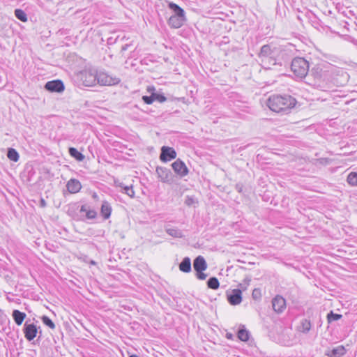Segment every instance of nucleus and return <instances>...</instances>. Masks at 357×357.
Listing matches in <instances>:
<instances>
[{
	"label": "nucleus",
	"mask_w": 357,
	"mask_h": 357,
	"mask_svg": "<svg viewBox=\"0 0 357 357\" xmlns=\"http://www.w3.org/2000/svg\"><path fill=\"white\" fill-rule=\"evenodd\" d=\"M296 100L289 95H272L267 100V106L276 113L287 114L295 107Z\"/></svg>",
	"instance_id": "obj_1"
},
{
	"label": "nucleus",
	"mask_w": 357,
	"mask_h": 357,
	"mask_svg": "<svg viewBox=\"0 0 357 357\" xmlns=\"http://www.w3.org/2000/svg\"><path fill=\"white\" fill-rule=\"evenodd\" d=\"M278 50L271 45H264L258 54V58L261 66L266 69L271 68V66L278 64L281 65L278 55Z\"/></svg>",
	"instance_id": "obj_2"
},
{
	"label": "nucleus",
	"mask_w": 357,
	"mask_h": 357,
	"mask_svg": "<svg viewBox=\"0 0 357 357\" xmlns=\"http://www.w3.org/2000/svg\"><path fill=\"white\" fill-rule=\"evenodd\" d=\"M309 63L303 57L294 58L291 64V70L295 76L303 78L309 72Z\"/></svg>",
	"instance_id": "obj_3"
},
{
	"label": "nucleus",
	"mask_w": 357,
	"mask_h": 357,
	"mask_svg": "<svg viewBox=\"0 0 357 357\" xmlns=\"http://www.w3.org/2000/svg\"><path fill=\"white\" fill-rule=\"evenodd\" d=\"M97 69L95 68H86L77 74V77L85 86L96 85Z\"/></svg>",
	"instance_id": "obj_4"
},
{
	"label": "nucleus",
	"mask_w": 357,
	"mask_h": 357,
	"mask_svg": "<svg viewBox=\"0 0 357 357\" xmlns=\"http://www.w3.org/2000/svg\"><path fill=\"white\" fill-rule=\"evenodd\" d=\"M121 79L116 75L109 73L105 70L97 69L96 84L100 86H113L118 84Z\"/></svg>",
	"instance_id": "obj_5"
},
{
	"label": "nucleus",
	"mask_w": 357,
	"mask_h": 357,
	"mask_svg": "<svg viewBox=\"0 0 357 357\" xmlns=\"http://www.w3.org/2000/svg\"><path fill=\"white\" fill-rule=\"evenodd\" d=\"M23 332L25 338L28 341H31L36 337L38 333V328L36 324L33 323L29 324L26 321L23 327Z\"/></svg>",
	"instance_id": "obj_6"
},
{
	"label": "nucleus",
	"mask_w": 357,
	"mask_h": 357,
	"mask_svg": "<svg viewBox=\"0 0 357 357\" xmlns=\"http://www.w3.org/2000/svg\"><path fill=\"white\" fill-rule=\"evenodd\" d=\"M172 167L174 172L179 175L181 177L185 176L188 174L189 170L183 161L181 159L176 160L172 164Z\"/></svg>",
	"instance_id": "obj_7"
},
{
	"label": "nucleus",
	"mask_w": 357,
	"mask_h": 357,
	"mask_svg": "<svg viewBox=\"0 0 357 357\" xmlns=\"http://www.w3.org/2000/svg\"><path fill=\"white\" fill-rule=\"evenodd\" d=\"M176 157V152L173 148L165 146L161 148V153L160 155V159L161 161L167 162L173 159H175Z\"/></svg>",
	"instance_id": "obj_8"
},
{
	"label": "nucleus",
	"mask_w": 357,
	"mask_h": 357,
	"mask_svg": "<svg viewBox=\"0 0 357 357\" xmlns=\"http://www.w3.org/2000/svg\"><path fill=\"white\" fill-rule=\"evenodd\" d=\"M45 89L50 92L61 93L64 91L65 86L61 80L55 79L47 82L45 85Z\"/></svg>",
	"instance_id": "obj_9"
},
{
	"label": "nucleus",
	"mask_w": 357,
	"mask_h": 357,
	"mask_svg": "<svg viewBox=\"0 0 357 357\" xmlns=\"http://www.w3.org/2000/svg\"><path fill=\"white\" fill-rule=\"evenodd\" d=\"M156 173L162 183H170L172 180V173L166 167H157Z\"/></svg>",
	"instance_id": "obj_10"
},
{
	"label": "nucleus",
	"mask_w": 357,
	"mask_h": 357,
	"mask_svg": "<svg viewBox=\"0 0 357 357\" xmlns=\"http://www.w3.org/2000/svg\"><path fill=\"white\" fill-rule=\"evenodd\" d=\"M227 300L232 305H236L242 301V292L239 289H234L227 294Z\"/></svg>",
	"instance_id": "obj_11"
},
{
	"label": "nucleus",
	"mask_w": 357,
	"mask_h": 357,
	"mask_svg": "<svg viewBox=\"0 0 357 357\" xmlns=\"http://www.w3.org/2000/svg\"><path fill=\"white\" fill-rule=\"evenodd\" d=\"M273 309L277 313H281L286 308V301L281 296H276L272 300Z\"/></svg>",
	"instance_id": "obj_12"
},
{
	"label": "nucleus",
	"mask_w": 357,
	"mask_h": 357,
	"mask_svg": "<svg viewBox=\"0 0 357 357\" xmlns=\"http://www.w3.org/2000/svg\"><path fill=\"white\" fill-rule=\"evenodd\" d=\"M66 188L70 193L74 194L78 192L81 190L82 185L77 179L70 178L67 182Z\"/></svg>",
	"instance_id": "obj_13"
},
{
	"label": "nucleus",
	"mask_w": 357,
	"mask_h": 357,
	"mask_svg": "<svg viewBox=\"0 0 357 357\" xmlns=\"http://www.w3.org/2000/svg\"><path fill=\"white\" fill-rule=\"evenodd\" d=\"M193 267L196 272L204 271L207 268V264L202 256L197 257L193 261Z\"/></svg>",
	"instance_id": "obj_14"
},
{
	"label": "nucleus",
	"mask_w": 357,
	"mask_h": 357,
	"mask_svg": "<svg viewBox=\"0 0 357 357\" xmlns=\"http://www.w3.org/2000/svg\"><path fill=\"white\" fill-rule=\"evenodd\" d=\"M112 208L110 203L106 200L102 202L100 207V215L101 216L107 220L111 216Z\"/></svg>",
	"instance_id": "obj_15"
},
{
	"label": "nucleus",
	"mask_w": 357,
	"mask_h": 357,
	"mask_svg": "<svg viewBox=\"0 0 357 357\" xmlns=\"http://www.w3.org/2000/svg\"><path fill=\"white\" fill-rule=\"evenodd\" d=\"M79 211L84 213L86 218L89 220L95 219L97 216V212L88 204L82 205Z\"/></svg>",
	"instance_id": "obj_16"
},
{
	"label": "nucleus",
	"mask_w": 357,
	"mask_h": 357,
	"mask_svg": "<svg viewBox=\"0 0 357 357\" xmlns=\"http://www.w3.org/2000/svg\"><path fill=\"white\" fill-rule=\"evenodd\" d=\"M185 20V18L183 17L172 15L169 17L168 24L173 28H179L183 25Z\"/></svg>",
	"instance_id": "obj_17"
},
{
	"label": "nucleus",
	"mask_w": 357,
	"mask_h": 357,
	"mask_svg": "<svg viewBox=\"0 0 357 357\" xmlns=\"http://www.w3.org/2000/svg\"><path fill=\"white\" fill-rule=\"evenodd\" d=\"M26 314L18 310H14L12 312V317L17 326H20L26 318Z\"/></svg>",
	"instance_id": "obj_18"
},
{
	"label": "nucleus",
	"mask_w": 357,
	"mask_h": 357,
	"mask_svg": "<svg viewBox=\"0 0 357 357\" xmlns=\"http://www.w3.org/2000/svg\"><path fill=\"white\" fill-rule=\"evenodd\" d=\"M191 269L190 259L188 257H184L179 264V270L183 273H190Z\"/></svg>",
	"instance_id": "obj_19"
},
{
	"label": "nucleus",
	"mask_w": 357,
	"mask_h": 357,
	"mask_svg": "<svg viewBox=\"0 0 357 357\" xmlns=\"http://www.w3.org/2000/svg\"><path fill=\"white\" fill-rule=\"evenodd\" d=\"M168 6L174 13V15L185 17V12L178 5L175 3L170 2Z\"/></svg>",
	"instance_id": "obj_20"
},
{
	"label": "nucleus",
	"mask_w": 357,
	"mask_h": 357,
	"mask_svg": "<svg viewBox=\"0 0 357 357\" xmlns=\"http://www.w3.org/2000/svg\"><path fill=\"white\" fill-rule=\"evenodd\" d=\"M68 153L71 157L74 158L77 161H83L84 159V155L74 147H70Z\"/></svg>",
	"instance_id": "obj_21"
},
{
	"label": "nucleus",
	"mask_w": 357,
	"mask_h": 357,
	"mask_svg": "<svg viewBox=\"0 0 357 357\" xmlns=\"http://www.w3.org/2000/svg\"><path fill=\"white\" fill-rule=\"evenodd\" d=\"M165 231L167 234H169V236H171L174 238H183V237L182 231L178 228H176V227L167 228V229H166Z\"/></svg>",
	"instance_id": "obj_22"
},
{
	"label": "nucleus",
	"mask_w": 357,
	"mask_h": 357,
	"mask_svg": "<svg viewBox=\"0 0 357 357\" xmlns=\"http://www.w3.org/2000/svg\"><path fill=\"white\" fill-rule=\"evenodd\" d=\"M7 157L13 162H17L20 158L19 153L13 148H8L7 151Z\"/></svg>",
	"instance_id": "obj_23"
},
{
	"label": "nucleus",
	"mask_w": 357,
	"mask_h": 357,
	"mask_svg": "<svg viewBox=\"0 0 357 357\" xmlns=\"http://www.w3.org/2000/svg\"><path fill=\"white\" fill-rule=\"evenodd\" d=\"M345 352V349L342 346H339L332 349L330 354L328 355L330 357H340L344 355Z\"/></svg>",
	"instance_id": "obj_24"
},
{
	"label": "nucleus",
	"mask_w": 357,
	"mask_h": 357,
	"mask_svg": "<svg viewBox=\"0 0 357 357\" xmlns=\"http://www.w3.org/2000/svg\"><path fill=\"white\" fill-rule=\"evenodd\" d=\"M310 76H313L315 79L319 81L323 77V70L319 67L313 68L310 73Z\"/></svg>",
	"instance_id": "obj_25"
},
{
	"label": "nucleus",
	"mask_w": 357,
	"mask_h": 357,
	"mask_svg": "<svg viewBox=\"0 0 357 357\" xmlns=\"http://www.w3.org/2000/svg\"><path fill=\"white\" fill-rule=\"evenodd\" d=\"M237 335L239 340L245 342L248 341L250 337V333L244 327H243L239 328Z\"/></svg>",
	"instance_id": "obj_26"
},
{
	"label": "nucleus",
	"mask_w": 357,
	"mask_h": 357,
	"mask_svg": "<svg viewBox=\"0 0 357 357\" xmlns=\"http://www.w3.org/2000/svg\"><path fill=\"white\" fill-rule=\"evenodd\" d=\"M220 282L217 278L211 277L207 281V287L209 289L216 290L219 288Z\"/></svg>",
	"instance_id": "obj_27"
},
{
	"label": "nucleus",
	"mask_w": 357,
	"mask_h": 357,
	"mask_svg": "<svg viewBox=\"0 0 357 357\" xmlns=\"http://www.w3.org/2000/svg\"><path fill=\"white\" fill-rule=\"evenodd\" d=\"M311 326L310 321L304 319L301 321L300 331L304 333H307L310 331Z\"/></svg>",
	"instance_id": "obj_28"
},
{
	"label": "nucleus",
	"mask_w": 357,
	"mask_h": 357,
	"mask_svg": "<svg viewBox=\"0 0 357 357\" xmlns=\"http://www.w3.org/2000/svg\"><path fill=\"white\" fill-rule=\"evenodd\" d=\"M344 29H347L349 32H356L357 31V24L356 21H347L344 22Z\"/></svg>",
	"instance_id": "obj_29"
},
{
	"label": "nucleus",
	"mask_w": 357,
	"mask_h": 357,
	"mask_svg": "<svg viewBox=\"0 0 357 357\" xmlns=\"http://www.w3.org/2000/svg\"><path fill=\"white\" fill-rule=\"evenodd\" d=\"M119 186L123 188L122 192L126 194L131 198H133L135 197V191L133 190L132 185L127 186L124 185L123 183H120Z\"/></svg>",
	"instance_id": "obj_30"
},
{
	"label": "nucleus",
	"mask_w": 357,
	"mask_h": 357,
	"mask_svg": "<svg viewBox=\"0 0 357 357\" xmlns=\"http://www.w3.org/2000/svg\"><path fill=\"white\" fill-rule=\"evenodd\" d=\"M15 17L20 21L25 22L27 21V17L25 12L21 9H15Z\"/></svg>",
	"instance_id": "obj_31"
},
{
	"label": "nucleus",
	"mask_w": 357,
	"mask_h": 357,
	"mask_svg": "<svg viewBox=\"0 0 357 357\" xmlns=\"http://www.w3.org/2000/svg\"><path fill=\"white\" fill-rule=\"evenodd\" d=\"M347 182L351 185H357V172H351L347 176Z\"/></svg>",
	"instance_id": "obj_32"
},
{
	"label": "nucleus",
	"mask_w": 357,
	"mask_h": 357,
	"mask_svg": "<svg viewBox=\"0 0 357 357\" xmlns=\"http://www.w3.org/2000/svg\"><path fill=\"white\" fill-rule=\"evenodd\" d=\"M342 318V315L340 314L334 313L333 311H331L327 314V320L328 323H331L335 321H337Z\"/></svg>",
	"instance_id": "obj_33"
},
{
	"label": "nucleus",
	"mask_w": 357,
	"mask_h": 357,
	"mask_svg": "<svg viewBox=\"0 0 357 357\" xmlns=\"http://www.w3.org/2000/svg\"><path fill=\"white\" fill-rule=\"evenodd\" d=\"M42 321L45 325L47 326L52 329H54L55 328V324H54V322L52 321L51 319H50L47 316H43Z\"/></svg>",
	"instance_id": "obj_34"
},
{
	"label": "nucleus",
	"mask_w": 357,
	"mask_h": 357,
	"mask_svg": "<svg viewBox=\"0 0 357 357\" xmlns=\"http://www.w3.org/2000/svg\"><path fill=\"white\" fill-rule=\"evenodd\" d=\"M342 38L346 40V41H348V42H350L352 44H354V45H357V41L355 39V38L354 36H352L351 35H349V34H347V33H345V34H343L342 36Z\"/></svg>",
	"instance_id": "obj_35"
},
{
	"label": "nucleus",
	"mask_w": 357,
	"mask_h": 357,
	"mask_svg": "<svg viewBox=\"0 0 357 357\" xmlns=\"http://www.w3.org/2000/svg\"><path fill=\"white\" fill-rule=\"evenodd\" d=\"M153 100H157L159 102H164L167 100L166 97L163 94L153 93Z\"/></svg>",
	"instance_id": "obj_36"
},
{
	"label": "nucleus",
	"mask_w": 357,
	"mask_h": 357,
	"mask_svg": "<svg viewBox=\"0 0 357 357\" xmlns=\"http://www.w3.org/2000/svg\"><path fill=\"white\" fill-rule=\"evenodd\" d=\"M142 100L146 104H148V105L152 104L153 102L154 101L153 93L149 96H142Z\"/></svg>",
	"instance_id": "obj_37"
},
{
	"label": "nucleus",
	"mask_w": 357,
	"mask_h": 357,
	"mask_svg": "<svg viewBox=\"0 0 357 357\" xmlns=\"http://www.w3.org/2000/svg\"><path fill=\"white\" fill-rule=\"evenodd\" d=\"M195 202V199L192 197L187 196L185 200V204L188 206L192 205Z\"/></svg>",
	"instance_id": "obj_38"
},
{
	"label": "nucleus",
	"mask_w": 357,
	"mask_h": 357,
	"mask_svg": "<svg viewBox=\"0 0 357 357\" xmlns=\"http://www.w3.org/2000/svg\"><path fill=\"white\" fill-rule=\"evenodd\" d=\"M196 275H197V279H199L200 280H204L207 277V275L204 273L203 271L197 272Z\"/></svg>",
	"instance_id": "obj_39"
},
{
	"label": "nucleus",
	"mask_w": 357,
	"mask_h": 357,
	"mask_svg": "<svg viewBox=\"0 0 357 357\" xmlns=\"http://www.w3.org/2000/svg\"><path fill=\"white\" fill-rule=\"evenodd\" d=\"M257 289H254V291H253V292H252V297H253L254 298H256V296H257L256 292H257Z\"/></svg>",
	"instance_id": "obj_40"
},
{
	"label": "nucleus",
	"mask_w": 357,
	"mask_h": 357,
	"mask_svg": "<svg viewBox=\"0 0 357 357\" xmlns=\"http://www.w3.org/2000/svg\"><path fill=\"white\" fill-rule=\"evenodd\" d=\"M3 313L0 311V323L3 321Z\"/></svg>",
	"instance_id": "obj_41"
},
{
	"label": "nucleus",
	"mask_w": 357,
	"mask_h": 357,
	"mask_svg": "<svg viewBox=\"0 0 357 357\" xmlns=\"http://www.w3.org/2000/svg\"><path fill=\"white\" fill-rule=\"evenodd\" d=\"M92 197H93V199H97L98 198V195H97L96 192H94V193L92 195Z\"/></svg>",
	"instance_id": "obj_42"
},
{
	"label": "nucleus",
	"mask_w": 357,
	"mask_h": 357,
	"mask_svg": "<svg viewBox=\"0 0 357 357\" xmlns=\"http://www.w3.org/2000/svg\"><path fill=\"white\" fill-rule=\"evenodd\" d=\"M128 45H125L122 47V50L126 51L128 49Z\"/></svg>",
	"instance_id": "obj_43"
},
{
	"label": "nucleus",
	"mask_w": 357,
	"mask_h": 357,
	"mask_svg": "<svg viewBox=\"0 0 357 357\" xmlns=\"http://www.w3.org/2000/svg\"><path fill=\"white\" fill-rule=\"evenodd\" d=\"M41 204H42L43 206H45V201H44L43 199H42V200H41Z\"/></svg>",
	"instance_id": "obj_44"
},
{
	"label": "nucleus",
	"mask_w": 357,
	"mask_h": 357,
	"mask_svg": "<svg viewBox=\"0 0 357 357\" xmlns=\"http://www.w3.org/2000/svg\"><path fill=\"white\" fill-rule=\"evenodd\" d=\"M344 77L345 79H347V77H348V75H347V74L345 73V74L344 75Z\"/></svg>",
	"instance_id": "obj_45"
},
{
	"label": "nucleus",
	"mask_w": 357,
	"mask_h": 357,
	"mask_svg": "<svg viewBox=\"0 0 357 357\" xmlns=\"http://www.w3.org/2000/svg\"><path fill=\"white\" fill-rule=\"evenodd\" d=\"M130 357H139V356H137V355L133 354V355H131Z\"/></svg>",
	"instance_id": "obj_46"
}]
</instances>
